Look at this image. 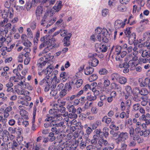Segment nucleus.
<instances>
[{
	"instance_id": "obj_14",
	"label": "nucleus",
	"mask_w": 150,
	"mask_h": 150,
	"mask_svg": "<svg viewBox=\"0 0 150 150\" xmlns=\"http://www.w3.org/2000/svg\"><path fill=\"white\" fill-rule=\"evenodd\" d=\"M97 96L93 93H88L86 96V98L89 101H94L96 99Z\"/></svg>"
},
{
	"instance_id": "obj_18",
	"label": "nucleus",
	"mask_w": 150,
	"mask_h": 150,
	"mask_svg": "<svg viewBox=\"0 0 150 150\" xmlns=\"http://www.w3.org/2000/svg\"><path fill=\"white\" fill-rule=\"evenodd\" d=\"M121 49L122 47L118 45L113 46L111 49V52L113 50H114L117 55H119L120 53Z\"/></svg>"
},
{
	"instance_id": "obj_60",
	"label": "nucleus",
	"mask_w": 150,
	"mask_h": 150,
	"mask_svg": "<svg viewBox=\"0 0 150 150\" xmlns=\"http://www.w3.org/2000/svg\"><path fill=\"white\" fill-rule=\"evenodd\" d=\"M86 142L81 141L79 144L80 148L81 149H83L86 148Z\"/></svg>"
},
{
	"instance_id": "obj_20",
	"label": "nucleus",
	"mask_w": 150,
	"mask_h": 150,
	"mask_svg": "<svg viewBox=\"0 0 150 150\" xmlns=\"http://www.w3.org/2000/svg\"><path fill=\"white\" fill-rule=\"evenodd\" d=\"M62 1H59L55 5L53 8L55 11L58 12L60 10L62 7Z\"/></svg>"
},
{
	"instance_id": "obj_52",
	"label": "nucleus",
	"mask_w": 150,
	"mask_h": 150,
	"mask_svg": "<svg viewBox=\"0 0 150 150\" xmlns=\"http://www.w3.org/2000/svg\"><path fill=\"white\" fill-rule=\"evenodd\" d=\"M98 111V109L96 106L92 107L91 109V112L93 114H97Z\"/></svg>"
},
{
	"instance_id": "obj_6",
	"label": "nucleus",
	"mask_w": 150,
	"mask_h": 150,
	"mask_svg": "<svg viewBox=\"0 0 150 150\" xmlns=\"http://www.w3.org/2000/svg\"><path fill=\"white\" fill-rule=\"evenodd\" d=\"M18 85L21 86V88H27L29 90H32L33 89L32 86L28 83L25 82L24 81H22L21 80L20 82L18 83Z\"/></svg>"
},
{
	"instance_id": "obj_12",
	"label": "nucleus",
	"mask_w": 150,
	"mask_h": 150,
	"mask_svg": "<svg viewBox=\"0 0 150 150\" xmlns=\"http://www.w3.org/2000/svg\"><path fill=\"white\" fill-rule=\"evenodd\" d=\"M43 8L41 6H38L36 10L35 13L38 19H40L43 11Z\"/></svg>"
},
{
	"instance_id": "obj_19",
	"label": "nucleus",
	"mask_w": 150,
	"mask_h": 150,
	"mask_svg": "<svg viewBox=\"0 0 150 150\" xmlns=\"http://www.w3.org/2000/svg\"><path fill=\"white\" fill-rule=\"evenodd\" d=\"M139 60L138 61H129V64L130 66L131 67L130 68V69L131 70H133L134 69L135 67L138 64Z\"/></svg>"
},
{
	"instance_id": "obj_23",
	"label": "nucleus",
	"mask_w": 150,
	"mask_h": 150,
	"mask_svg": "<svg viewBox=\"0 0 150 150\" xmlns=\"http://www.w3.org/2000/svg\"><path fill=\"white\" fill-rule=\"evenodd\" d=\"M109 129L107 127H105L103 129V131L101 132L102 134H103V136H104L105 138H107L109 135Z\"/></svg>"
},
{
	"instance_id": "obj_24",
	"label": "nucleus",
	"mask_w": 150,
	"mask_h": 150,
	"mask_svg": "<svg viewBox=\"0 0 150 150\" xmlns=\"http://www.w3.org/2000/svg\"><path fill=\"white\" fill-rule=\"evenodd\" d=\"M94 71V69L92 67H88L84 70L85 74L87 75H88L91 74Z\"/></svg>"
},
{
	"instance_id": "obj_31",
	"label": "nucleus",
	"mask_w": 150,
	"mask_h": 150,
	"mask_svg": "<svg viewBox=\"0 0 150 150\" xmlns=\"http://www.w3.org/2000/svg\"><path fill=\"white\" fill-rule=\"evenodd\" d=\"M67 108L69 112L75 113L76 112V109L75 108L74 106L73 105H68L67 106Z\"/></svg>"
},
{
	"instance_id": "obj_38",
	"label": "nucleus",
	"mask_w": 150,
	"mask_h": 150,
	"mask_svg": "<svg viewBox=\"0 0 150 150\" xmlns=\"http://www.w3.org/2000/svg\"><path fill=\"white\" fill-rule=\"evenodd\" d=\"M98 136L97 135H94L93 136V139L91 141V143L93 144H95L97 143V140L98 139Z\"/></svg>"
},
{
	"instance_id": "obj_9",
	"label": "nucleus",
	"mask_w": 150,
	"mask_h": 150,
	"mask_svg": "<svg viewBox=\"0 0 150 150\" xmlns=\"http://www.w3.org/2000/svg\"><path fill=\"white\" fill-rule=\"evenodd\" d=\"M114 26L116 30L124 28V23H123V21L122 20L117 19L115 22Z\"/></svg>"
},
{
	"instance_id": "obj_4",
	"label": "nucleus",
	"mask_w": 150,
	"mask_h": 150,
	"mask_svg": "<svg viewBox=\"0 0 150 150\" xmlns=\"http://www.w3.org/2000/svg\"><path fill=\"white\" fill-rule=\"evenodd\" d=\"M47 79L44 78L39 82V84L42 86L44 89L45 92H48L50 88V83L47 81Z\"/></svg>"
},
{
	"instance_id": "obj_56",
	"label": "nucleus",
	"mask_w": 150,
	"mask_h": 150,
	"mask_svg": "<svg viewBox=\"0 0 150 150\" xmlns=\"http://www.w3.org/2000/svg\"><path fill=\"white\" fill-rule=\"evenodd\" d=\"M56 0H42V3L43 4L46 2L48 3L49 5H53L55 3Z\"/></svg>"
},
{
	"instance_id": "obj_37",
	"label": "nucleus",
	"mask_w": 150,
	"mask_h": 150,
	"mask_svg": "<svg viewBox=\"0 0 150 150\" xmlns=\"http://www.w3.org/2000/svg\"><path fill=\"white\" fill-rule=\"evenodd\" d=\"M52 72L50 76L51 79H52V80H56L57 79L56 75L58 74V71L57 70H55Z\"/></svg>"
},
{
	"instance_id": "obj_59",
	"label": "nucleus",
	"mask_w": 150,
	"mask_h": 150,
	"mask_svg": "<svg viewBox=\"0 0 150 150\" xmlns=\"http://www.w3.org/2000/svg\"><path fill=\"white\" fill-rule=\"evenodd\" d=\"M133 100L136 102H139L141 101V98L138 94L134 95Z\"/></svg>"
},
{
	"instance_id": "obj_35",
	"label": "nucleus",
	"mask_w": 150,
	"mask_h": 150,
	"mask_svg": "<svg viewBox=\"0 0 150 150\" xmlns=\"http://www.w3.org/2000/svg\"><path fill=\"white\" fill-rule=\"evenodd\" d=\"M149 93L148 90L146 88H142L139 91V94L142 96H145Z\"/></svg>"
},
{
	"instance_id": "obj_43",
	"label": "nucleus",
	"mask_w": 150,
	"mask_h": 150,
	"mask_svg": "<svg viewBox=\"0 0 150 150\" xmlns=\"http://www.w3.org/2000/svg\"><path fill=\"white\" fill-rule=\"evenodd\" d=\"M67 90L64 88L59 93V96L62 98L65 96L67 94Z\"/></svg>"
},
{
	"instance_id": "obj_5",
	"label": "nucleus",
	"mask_w": 150,
	"mask_h": 150,
	"mask_svg": "<svg viewBox=\"0 0 150 150\" xmlns=\"http://www.w3.org/2000/svg\"><path fill=\"white\" fill-rule=\"evenodd\" d=\"M13 10L12 8H10L8 10V12L5 10H0V13H1V15L2 18L4 19H7L8 15L10 14L9 17L10 18L13 17Z\"/></svg>"
},
{
	"instance_id": "obj_39",
	"label": "nucleus",
	"mask_w": 150,
	"mask_h": 150,
	"mask_svg": "<svg viewBox=\"0 0 150 150\" xmlns=\"http://www.w3.org/2000/svg\"><path fill=\"white\" fill-rule=\"evenodd\" d=\"M4 113L3 116L4 118L6 119L9 116V114L8 113L4 111V109L1 108L0 109V114H2Z\"/></svg>"
},
{
	"instance_id": "obj_3",
	"label": "nucleus",
	"mask_w": 150,
	"mask_h": 150,
	"mask_svg": "<svg viewBox=\"0 0 150 150\" xmlns=\"http://www.w3.org/2000/svg\"><path fill=\"white\" fill-rule=\"evenodd\" d=\"M40 40L41 41L43 42L39 47L40 49H42L45 46L50 47L52 44V42L51 40L48 37L45 38L44 37L41 38Z\"/></svg>"
},
{
	"instance_id": "obj_42",
	"label": "nucleus",
	"mask_w": 150,
	"mask_h": 150,
	"mask_svg": "<svg viewBox=\"0 0 150 150\" xmlns=\"http://www.w3.org/2000/svg\"><path fill=\"white\" fill-rule=\"evenodd\" d=\"M132 29L131 27H128L126 28L125 31V33L127 37H129L131 33V30Z\"/></svg>"
},
{
	"instance_id": "obj_40",
	"label": "nucleus",
	"mask_w": 150,
	"mask_h": 150,
	"mask_svg": "<svg viewBox=\"0 0 150 150\" xmlns=\"http://www.w3.org/2000/svg\"><path fill=\"white\" fill-rule=\"evenodd\" d=\"M125 90L126 92L128 94H130L132 92V88L130 86L127 85L124 87Z\"/></svg>"
},
{
	"instance_id": "obj_41",
	"label": "nucleus",
	"mask_w": 150,
	"mask_h": 150,
	"mask_svg": "<svg viewBox=\"0 0 150 150\" xmlns=\"http://www.w3.org/2000/svg\"><path fill=\"white\" fill-rule=\"evenodd\" d=\"M128 144L129 146H134L136 144L135 141L132 139V138H129V140L127 141Z\"/></svg>"
},
{
	"instance_id": "obj_34",
	"label": "nucleus",
	"mask_w": 150,
	"mask_h": 150,
	"mask_svg": "<svg viewBox=\"0 0 150 150\" xmlns=\"http://www.w3.org/2000/svg\"><path fill=\"white\" fill-rule=\"evenodd\" d=\"M103 84L105 87H106L110 85V81L105 77L103 78Z\"/></svg>"
},
{
	"instance_id": "obj_48",
	"label": "nucleus",
	"mask_w": 150,
	"mask_h": 150,
	"mask_svg": "<svg viewBox=\"0 0 150 150\" xmlns=\"http://www.w3.org/2000/svg\"><path fill=\"white\" fill-rule=\"evenodd\" d=\"M140 104L137 103L133 105L132 109L134 111H137L140 108Z\"/></svg>"
},
{
	"instance_id": "obj_53",
	"label": "nucleus",
	"mask_w": 150,
	"mask_h": 150,
	"mask_svg": "<svg viewBox=\"0 0 150 150\" xmlns=\"http://www.w3.org/2000/svg\"><path fill=\"white\" fill-rule=\"evenodd\" d=\"M143 134L142 135V136L146 137L148 136L149 134H150V127L149 128V129H146L143 131Z\"/></svg>"
},
{
	"instance_id": "obj_51",
	"label": "nucleus",
	"mask_w": 150,
	"mask_h": 150,
	"mask_svg": "<svg viewBox=\"0 0 150 150\" xmlns=\"http://www.w3.org/2000/svg\"><path fill=\"white\" fill-rule=\"evenodd\" d=\"M99 72V74L100 75H105L107 74L108 71L105 69L102 68L100 69Z\"/></svg>"
},
{
	"instance_id": "obj_64",
	"label": "nucleus",
	"mask_w": 150,
	"mask_h": 150,
	"mask_svg": "<svg viewBox=\"0 0 150 150\" xmlns=\"http://www.w3.org/2000/svg\"><path fill=\"white\" fill-rule=\"evenodd\" d=\"M54 118H56V120L58 121H61L62 119V117L60 114L57 113L55 116H54Z\"/></svg>"
},
{
	"instance_id": "obj_25",
	"label": "nucleus",
	"mask_w": 150,
	"mask_h": 150,
	"mask_svg": "<svg viewBox=\"0 0 150 150\" xmlns=\"http://www.w3.org/2000/svg\"><path fill=\"white\" fill-rule=\"evenodd\" d=\"M13 85V83L10 81L6 84V86L7 88L6 91L8 92H11L13 91V89L12 88Z\"/></svg>"
},
{
	"instance_id": "obj_30",
	"label": "nucleus",
	"mask_w": 150,
	"mask_h": 150,
	"mask_svg": "<svg viewBox=\"0 0 150 150\" xmlns=\"http://www.w3.org/2000/svg\"><path fill=\"white\" fill-rule=\"evenodd\" d=\"M72 83L75 84L77 88H79L82 84L83 83V80L81 79H79L76 80V82L72 81Z\"/></svg>"
},
{
	"instance_id": "obj_17",
	"label": "nucleus",
	"mask_w": 150,
	"mask_h": 150,
	"mask_svg": "<svg viewBox=\"0 0 150 150\" xmlns=\"http://www.w3.org/2000/svg\"><path fill=\"white\" fill-rule=\"evenodd\" d=\"M44 58L43 57L40 58L38 61V67L42 68L45 66L47 63L46 61H45Z\"/></svg>"
},
{
	"instance_id": "obj_49",
	"label": "nucleus",
	"mask_w": 150,
	"mask_h": 150,
	"mask_svg": "<svg viewBox=\"0 0 150 150\" xmlns=\"http://www.w3.org/2000/svg\"><path fill=\"white\" fill-rule=\"evenodd\" d=\"M129 66L130 65L129 62L127 63L126 62H124L123 64H119V67L120 68H122L123 67L124 68H129Z\"/></svg>"
},
{
	"instance_id": "obj_62",
	"label": "nucleus",
	"mask_w": 150,
	"mask_h": 150,
	"mask_svg": "<svg viewBox=\"0 0 150 150\" xmlns=\"http://www.w3.org/2000/svg\"><path fill=\"white\" fill-rule=\"evenodd\" d=\"M17 129V127L13 128L12 127H9L8 130L9 132L11 134H14L16 132V129Z\"/></svg>"
},
{
	"instance_id": "obj_36",
	"label": "nucleus",
	"mask_w": 150,
	"mask_h": 150,
	"mask_svg": "<svg viewBox=\"0 0 150 150\" xmlns=\"http://www.w3.org/2000/svg\"><path fill=\"white\" fill-rule=\"evenodd\" d=\"M53 126H55L56 127H62L63 129H64L66 128V126L64 125V122L63 121H61L58 123L57 124H52Z\"/></svg>"
},
{
	"instance_id": "obj_55",
	"label": "nucleus",
	"mask_w": 150,
	"mask_h": 150,
	"mask_svg": "<svg viewBox=\"0 0 150 150\" xmlns=\"http://www.w3.org/2000/svg\"><path fill=\"white\" fill-rule=\"evenodd\" d=\"M68 117L71 119H76L77 117V115L75 113H69L68 115Z\"/></svg>"
},
{
	"instance_id": "obj_8",
	"label": "nucleus",
	"mask_w": 150,
	"mask_h": 150,
	"mask_svg": "<svg viewBox=\"0 0 150 150\" xmlns=\"http://www.w3.org/2000/svg\"><path fill=\"white\" fill-rule=\"evenodd\" d=\"M54 69V68L53 66L48 65L45 69L46 71V73L45 74L46 76L44 78L47 79V80H48L50 77V76L49 75L52 72Z\"/></svg>"
},
{
	"instance_id": "obj_21",
	"label": "nucleus",
	"mask_w": 150,
	"mask_h": 150,
	"mask_svg": "<svg viewBox=\"0 0 150 150\" xmlns=\"http://www.w3.org/2000/svg\"><path fill=\"white\" fill-rule=\"evenodd\" d=\"M100 138L98 141V144L101 146H102L103 145L107 146L108 144V142L107 140L104 139L103 137Z\"/></svg>"
},
{
	"instance_id": "obj_11",
	"label": "nucleus",
	"mask_w": 150,
	"mask_h": 150,
	"mask_svg": "<svg viewBox=\"0 0 150 150\" xmlns=\"http://www.w3.org/2000/svg\"><path fill=\"white\" fill-rule=\"evenodd\" d=\"M71 36V34L69 33L68 36L65 37L64 38L63 40L64 42V46H68L70 45V42L69 40Z\"/></svg>"
},
{
	"instance_id": "obj_1",
	"label": "nucleus",
	"mask_w": 150,
	"mask_h": 150,
	"mask_svg": "<svg viewBox=\"0 0 150 150\" xmlns=\"http://www.w3.org/2000/svg\"><path fill=\"white\" fill-rule=\"evenodd\" d=\"M95 31L96 38L99 41H102L105 43L108 42L110 34L106 28L98 27L96 29Z\"/></svg>"
},
{
	"instance_id": "obj_28",
	"label": "nucleus",
	"mask_w": 150,
	"mask_h": 150,
	"mask_svg": "<svg viewBox=\"0 0 150 150\" xmlns=\"http://www.w3.org/2000/svg\"><path fill=\"white\" fill-rule=\"evenodd\" d=\"M101 122L100 120H96L95 122L91 125L92 129L93 130L96 129L98 126L100 125Z\"/></svg>"
},
{
	"instance_id": "obj_33",
	"label": "nucleus",
	"mask_w": 150,
	"mask_h": 150,
	"mask_svg": "<svg viewBox=\"0 0 150 150\" xmlns=\"http://www.w3.org/2000/svg\"><path fill=\"white\" fill-rule=\"evenodd\" d=\"M43 58H44V60L46 61V62H47L49 61L53 57L51 55V54L50 53H48L46 54H45L44 55Z\"/></svg>"
},
{
	"instance_id": "obj_13",
	"label": "nucleus",
	"mask_w": 150,
	"mask_h": 150,
	"mask_svg": "<svg viewBox=\"0 0 150 150\" xmlns=\"http://www.w3.org/2000/svg\"><path fill=\"white\" fill-rule=\"evenodd\" d=\"M118 137L121 139L122 141H125L128 138L129 134L126 132H120Z\"/></svg>"
},
{
	"instance_id": "obj_16",
	"label": "nucleus",
	"mask_w": 150,
	"mask_h": 150,
	"mask_svg": "<svg viewBox=\"0 0 150 150\" xmlns=\"http://www.w3.org/2000/svg\"><path fill=\"white\" fill-rule=\"evenodd\" d=\"M120 76V74L118 73H113L111 74L110 78L111 80L113 82L118 81Z\"/></svg>"
},
{
	"instance_id": "obj_22",
	"label": "nucleus",
	"mask_w": 150,
	"mask_h": 150,
	"mask_svg": "<svg viewBox=\"0 0 150 150\" xmlns=\"http://www.w3.org/2000/svg\"><path fill=\"white\" fill-rule=\"evenodd\" d=\"M107 50V47L106 46L105 44L101 43V47L99 50H96V51L97 52L99 53L100 52H105Z\"/></svg>"
},
{
	"instance_id": "obj_10",
	"label": "nucleus",
	"mask_w": 150,
	"mask_h": 150,
	"mask_svg": "<svg viewBox=\"0 0 150 150\" xmlns=\"http://www.w3.org/2000/svg\"><path fill=\"white\" fill-rule=\"evenodd\" d=\"M17 103L18 104H21L23 105L27 106L29 105V102L25 100L24 98L22 97L18 98L17 101Z\"/></svg>"
},
{
	"instance_id": "obj_45",
	"label": "nucleus",
	"mask_w": 150,
	"mask_h": 150,
	"mask_svg": "<svg viewBox=\"0 0 150 150\" xmlns=\"http://www.w3.org/2000/svg\"><path fill=\"white\" fill-rule=\"evenodd\" d=\"M117 9L120 11L124 12L126 11L127 8L125 6L120 5L117 6Z\"/></svg>"
},
{
	"instance_id": "obj_54",
	"label": "nucleus",
	"mask_w": 150,
	"mask_h": 150,
	"mask_svg": "<svg viewBox=\"0 0 150 150\" xmlns=\"http://www.w3.org/2000/svg\"><path fill=\"white\" fill-rule=\"evenodd\" d=\"M24 57V54L22 53H20L18 57V61L19 62H22L23 61V57Z\"/></svg>"
},
{
	"instance_id": "obj_44",
	"label": "nucleus",
	"mask_w": 150,
	"mask_h": 150,
	"mask_svg": "<svg viewBox=\"0 0 150 150\" xmlns=\"http://www.w3.org/2000/svg\"><path fill=\"white\" fill-rule=\"evenodd\" d=\"M98 76L96 74H93L91 76L88 78L89 81L92 82L97 79Z\"/></svg>"
},
{
	"instance_id": "obj_7",
	"label": "nucleus",
	"mask_w": 150,
	"mask_h": 150,
	"mask_svg": "<svg viewBox=\"0 0 150 150\" xmlns=\"http://www.w3.org/2000/svg\"><path fill=\"white\" fill-rule=\"evenodd\" d=\"M141 123L140 122L138 121L137 123L135 124V131L136 133L139 134L140 136H142L143 134V130H142L141 128Z\"/></svg>"
},
{
	"instance_id": "obj_63",
	"label": "nucleus",
	"mask_w": 150,
	"mask_h": 150,
	"mask_svg": "<svg viewBox=\"0 0 150 150\" xmlns=\"http://www.w3.org/2000/svg\"><path fill=\"white\" fill-rule=\"evenodd\" d=\"M23 132V129L20 127H18L16 129V133L18 136L20 135Z\"/></svg>"
},
{
	"instance_id": "obj_15",
	"label": "nucleus",
	"mask_w": 150,
	"mask_h": 150,
	"mask_svg": "<svg viewBox=\"0 0 150 150\" xmlns=\"http://www.w3.org/2000/svg\"><path fill=\"white\" fill-rule=\"evenodd\" d=\"M110 88L112 89H116L121 91L122 87L120 85L115 82L112 83L110 85Z\"/></svg>"
},
{
	"instance_id": "obj_57",
	"label": "nucleus",
	"mask_w": 150,
	"mask_h": 150,
	"mask_svg": "<svg viewBox=\"0 0 150 150\" xmlns=\"http://www.w3.org/2000/svg\"><path fill=\"white\" fill-rule=\"evenodd\" d=\"M42 0H32L31 4L32 6H36L37 5V4L39 2H41L42 3Z\"/></svg>"
},
{
	"instance_id": "obj_61",
	"label": "nucleus",
	"mask_w": 150,
	"mask_h": 150,
	"mask_svg": "<svg viewBox=\"0 0 150 150\" xmlns=\"http://www.w3.org/2000/svg\"><path fill=\"white\" fill-rule=\"evenodd\" d=\"M11 24L10 23H8L5 25L6 28L4 30V31L5 32V33H7L8 29L11 28Z\"/></svg>"
},
{
	"instance_id": "obj_32",
	"label": "nucleus",
	"mask_w": 150,
	"mask_h": 150,
	"mask_svg": "<svg viewBox=\"0 0 150 150\" xmlns=\"http://www.w3.org/2000/svg\"><path fill=\"white\" fill-rule=\"evenodd\" d=\"M143 37L144 40H149L150 39V31H148L144 33L143 35Z\"/></svg>"
},
{
	"instance_id": "obj_58",
	"label": "nucleus",
	"mask_w": 150,
	"mask_h": 150,
	"mask_svg": "<svg viewBox=\"0 0 150 150\" xmlns=\"http://www.w3.org/2000/svg\"><path fill=\"white\" fill-rule=\"evenodd\" d=\"M109 13V10L107 9H104L102 11V14L104 17L106 16Z\"/></svg>"
},
{
	"instance_id": "obj_50",
	"label": "nucleus",
	"mask_w": 150,
	"mask_h": 150,
	"mask_svg": "<svg viewBox=\"0 0 150 150\" xmlns=\"http://www.w3.org/2000/svg\"><path fill=\"white\" fill-rule=\"evenodd\" d=\"M94 132L96 134V135H98V137L100 138L103 137V134H102L101 132V129H96Z\"/></svg>"
},
{
	"instance_id": "obj_2",
	"label": "nucleus",
	"mask_w": 150,
	"mask_h": 150,
	"mask_svg": "<svg viewBox=\"0 0 150 150\" xmlns=\"http://www.w3.org/2000/svg\"><path fill=\"white\" fill-rule=\"evenodd\" d=\"M97 55V54H89L88 57L90 58L89 63L92 66L96 67L98 64V60L96 58Z\"/></svg>"
},
{
	"instance_id": "obj_29",
	"label": "nucleus",
	"mask_w": 150,
	"mask_h": 150,
	"mask_svg": "<svg viewBox=\"0 0 150 150\" xmlns=\"http://www.w3.org/2000/svg\"><path fill=\"white\" fill-rule=\"evenodd\" d=\"M111 121V119L110 118L108 117L107 115L104 116L102 118V121L106 124H108Z\"/></svg>"
},
{
	"instance_id": "obj_46",
	"label": "nucleus",
	"mask_w": 150,
	"mask_h": 150,
	"mask_svg": "<svg viewBox=\"0 0 150 150\" xmlns=\"http://www.w3.org/2000/svg\"><path fill=\"white\" fill-rule=\"evenodd\" d=\"M27 35L29 38H33V34L32 31L30 28H28L27 30Z\"/></svg>"
},
{
	"instance_id": "obj_26",
	"label": "nucleus",
	"mask_w": 150,
	"mask_h": 150,
	"mask_svg": "<svg viewBox=\"0 0 150 150\" xmlns=\"http://www.w3.org/2000/svg\"><path fill=\"white\" fill-rule=\"evenodd\" d=\"M19 77H18L16 78L15 76L11 77L9 81L12 82L13 81H14V83L18 85V83L20 82L21 80L19 78Z\"/></svg>"
},
{
	"instance_id": "obj_27",
	"label": "nucleus",
	"mask_w": 150,
	"mask_h": 150,
	"mask_svg": "<svg viewBox=\"0 0 150 150\" xmlns=\"http://www.w3.org/2000/svg\"><path fill=\"white\" fill-rule=\"evenodd\" d=\"M127 79L126 77L120 76L118 81L121 84H125L127 82Z\"/></svg>"
},
{
	"instance_id": "obj_47",
	"label": "nucleus",
	"mask_w": 150,
	"mask_h": 150,
	"mask_svg": "<svg viewBox=\"0 0 150 150\" xmlns=\"http://www.w3.org/2000/svg\"><path fill=\"white\" fill-rule=\"evenodd\" d=\"M60 30H58L54 32V33L52 35V38L50 39L51 40V41L52 42H53V43H54L55 42L56 40L55 39L54 37L58 35L60 33Z\"/></svg>"
}]
</instances>
